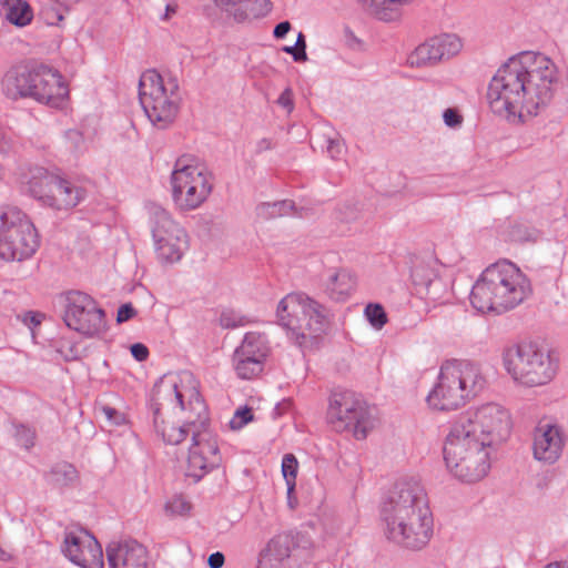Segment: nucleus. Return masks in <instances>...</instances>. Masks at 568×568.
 I'll return each instance as SVG.
<instances>
[{"instance_id":"1","label":"nucleus","mask_w":568,"mask_h":568,"mask_svg":"<svg viewBox=\"0 0 568 568\" xmlns=\"http://www.w3.org/2000/svg\"><path fill=\"white\" fill-rule=\"evenodd\" d=\"M557 84L554 61L542 53L525 51L499 67L489 82L487 100L495 114L524 122L549 105Z\"/></svg>"},{"instance_id":"2","label":"nucleus","mask_w":568,"mask_h":568,"mask_svg":"<svg viewBox=\"0 0 568 568\" xmlns=\"http://www.w3.org/2000/svg\"><path fill=\"white\" fill-rule=\"evenodd\" d=\"M381 519L390 541L412 550L424 548L433 536V515L426 491L413 478L397 481L382 503Z\"/></svg>"},{"instance_id":"3","label":"nucleus","mask_w":568,"mask_h":568,"mask_svg":"<svg viewBox=\"0 0 568 568\" xmlns=\"http://www.w3.org/2000/svg\"><path fill=\"white\" fill-rule=\"evenodd\" d=\"M530 293V282L520 268L501 260L484 270L473 285L469 298L478 312L501 314L517 307Z\"/></svg>"},{"instance_id":"4","label":"nucleus","mask_w":568,"mask_h":568,"mask_svg":"<svg viewBox=\"0 0 568 568\" xmlns=\"http://www.w3.org/2000/svg\"><path fill=\"white\" fill-rule=\"evenodd\" d=\"M154 395L158 398L164 397L185 414L182 425L168 426L161 417V408L159 403H152L153 424L156 433L162 436L163 440L170 445H179L187 435L193 437L194 430L203 432L207 427L209 415L206 405L200 393L194 387H184L178 385L175 381L160 379L154 385Z\"/></svg>"},{"instance_id":"5","label":"nucleus","mask_w":568,"mask_h":568,"mask_svg":"<svg viewBox=\"0 0 568 568\" xmlns=\"http://www.w3.org/2000/svg\"><path fill=\"white\" fill-rule=\"evenodd\" d=\"M1 89L8 99L30 98L53 108L61 106L69 94L61 74L43 64L11 67L2 77Z\"/></svg>"},{"instance_id":"6","label":"nucleus","mask_w":568,"mask_h":568,"mask_svg":"<svg viewBox=\"0 0 568 568\" xmlns=\"http://www.w3.org/2000/svg\"><path fill=\"white\" fill-rule=\"evenodd\" d=\"M486 379L477 363L466 359H449L442 364L438 381L427 396L430 407L438 410L457 409L477 396Z\"/></svg>"},{"instance_id":"7","label":"nucleus","mask_w":568,"mask_h":568,"mask_svg":"<svg viewBox=\"0 0 568 568\" xmlns=\"http://www.w3.org/2000/svg\"><path fill=\"white\" fill-rule=\"evenodd\" d=\"M489 447L469 430L452 425L443 448L446 466L463 483L479 481L490 468Z\"/></svg>"},{"instance_id":"8","label":"nucleus","mask_w":568,"mask_h":568,"mask_svg":"<svg viewBox=\"0 0 568 568\" xmlns=\"http://www.w3.org/2000/svg\"><path fill=\"white\" fill-rule=\"evenodd\" d=\"M276 316L290 338L298 346H304L308 339L325 332L329 312L304 293H290L280 301Z\"/></svg>"},{"instance_id":"9","label":"nucleus","mask_w":568,"mask_h":568,"mask_svg":"<svg viewBox=\"0 0 568 568\" xmlns=\"http://www.w3.org/2000/svg\"><path fill=\"white\" fill-rule=\"evenodd\" d=\"M139 99L150 122L160 130L171 126L182 98L176 78L164 79L155 70L144 71L139 80Z\"/></svg>"},{"instance_id":"10","label":"nucleus","mask_w":568,"mask_h":568,"mask_svg":"<svg viewBox=\"0 0 568 568\" xmlns=\"http://www.w3.org/2000/svg\"><path fill=\"white\" fill-rule=\"evenodd\" d=\"M503 359L514 381L529 387L549 383L557 373V363L550 353L534 343L506 348Z\"/></svg>"},{"instance_id":"11","label":"nucleus","mask_w":568,"mask_h":568,"mask_svg":"<svg viewBox=\"0 0 568 568\" xmlns=\"http://www.w3.org/2000/svg\"><path fill=\"white\" fill-rule=\"evenodd\" d=\"M326 420L333 430L352 432L356 439H365L376 424L373 409L351 390H334L331 394Z\"/></svg>"},{"instance_id":"12","label":"nucleus","mask_w":568,"mask_h":568,"mask_svg":"<svg viewBox=\"0 0 568 568\" xmlns=\"http://www.w3.org/2000/svg\"><path fill=\"white\" fill-rule=\"evenodd\" d=\"M39 247L34 225L16 206L0 209V257L4 261H23Z\"/></svg>"},{"instance_id":"13","label":"nucleus","mask_w":568,"mask_h":568,"mask_svg":"<svg viewBox=\"0 0 568 568\" xmlns=\"http://www.w3.org/2000/svg\"><path fill=\"white\" fill-rule=\"evenodd\" d=\"M213 182V174L203 165L178 159L170 178L174 204L182 211L196 210L211 195Z\"/></svg>"},{"instance_id":"14","label":"nucleus","mask_w":568,"mask_h":568,"mask_svg":"<svg viewBox=\"0 0 568 568\" xmlns=\"http://www.w3.org/2000/svg\"><path fill=\"white\" fill-rule=\"evenodd\" d=\"M453 425L469 430L478 439L488 445L501 443L507 439L511 430L510 415L503 406L487 403L475 409L460 414Z\"/></svg>"},{"instance_id":"15","label":"nucleus","mask_w":568,"mask_h":568,"mask_svg":"<svg viewBox=\"0 0 568 568\" xmlns=\"http://www.w3.org/2000/svg\"><path fill=\"white\" fill-rule=\"evenodd\" d=\"M63 321L65 325L88 337H94L105 332V312L89 294L70 291L62 296Z\"/></svg>"},{"instance_id":"16","label":"nucleus","mask_w":568,"mask_h":568,"mask_svg":"<svg viewBox=\"0 0 568 568\" xmlns=\"http://www.w3.org/2000/svg\"><path fill=\"white\" fill-rule=\"evenodd\" d=\"M152 236L158 257L164 262H178L187 248V236L171 214L156 207L152 213Z\"/></svg>"},{"instance_id":"17","label":"nucleus","mask_w":568,"mask_h":568,"mask_svg":"<svg viewBox=\"0 0 568 568\" xmlns=\"http://www.w3.org/2000/svg\"><path fill=\"white\" fill-rule=\"evenodd\" d=\"M267 339L264 334L248 332L233 354V367L242 379L258 376L264 368L268 355Z\"/></svg>"},{"instance_id":"18","label":"nucleus","mask_w":568,"mask_h":568,"mask_svg":"<svg viewBox=\"0 0 568 568\" xmlns=\"http://www.w3.org/2000/svg\"><path fill=\"white\" fill-rule=\"evenodd\" d=\"M463 49L462 39L455 33H440L415 48L408 63L416 68H433L456 57Z\"/></svg>"},{"instance_id":"19","label":"nucleus","mask_w":568,"mask_h":568,"mask_svg":"<svg viewBox=\"0 0 568 568\" xmlns=\"http://www.w3.org/2000/svg\"><path fill=\"white\" fill-rule=\"evenodd\" d=\"M62 551L70 561L82 568L104 567L102 547L85 529L65 531Z\"/></svg>"},{"instance_id":"20","label":"nucleus","mask_w":568,"mask_h":568,"mask_svg":"<svg viewBox=\"0 0 568 568\" xmlns=\"http://www.w3.org/2000/svg\"><path fill=\"white\" fill-rule=\"evenodd\" d=\"M221 463L217 442L206 428L194 430L192 445L189 448L185 475L196 483Z\"/></svg>"},{"instance_id":"21","label":"nucleus","mask_w":568,"mask_h":568,"mask_svg":"<svg viewBox=\"0 0 568 568\" xmlns=\"http://www.w3.org/2000/svg\"><path fill=\"white\" fill-rule=\"evenodd\" d=\"M566 440L562 426L549 419H541L534 430V458L547 465L555 464L564 453Z\"/></svg>"},{"instance_id":"22","label":"nucleus","mask_w":568,"mask_h":568,"mask_svg":"<svg viewBox=\"0 0 568 568\" xmlns=\"http://www.w3.org/2000/svg\"><path fill=\"white\" fill-rule=\"evenodd\" d=\"M106 558L110 568H148V550L135 540L109 544Z\"/></svg>"},{"instance_id":"23","label":"nucleus","mask_w":568,"mask_h":568,"mask_svg":"<svg viewBox=\"0 0 568 568\" xmlns=\"http://www.w3.org/2000/svg\"><path fill=\"white\" fill-rule=\"evenodd\" d=\"M85 192L72 182L57 176L53 187L49 192L44 204L55 210H69L77 206L84 199Z\"/></svg>"},{"instance_id":"24","label":"nucleus","mask_w":568,"mask_h":568,"mask_svg":"<svg viewBox=\"0 0 568 568\" xmlns=\"http://www.w3.org/2000/svg\"><path fill=\"white\" fill-rule=\"evenodd\" d=\"M214 2L237 21L265 16L271 9L268 0H214Z\"/></svg>"},{"instance_id":"25","label":"nucleus","mask_w":568,"mask_h":568,"mask_svg":"<svg viewBox=\"0 0 568 568\" xmlns=\"http://www.w3.org/2000/svg\"><path fill=\"white\" fill-rule=\"evenodd\" d=\"M291 549L285 537L272 538L261 551L256 568H286Z\"/></svg>"},{"instance_id":"26","label":"nucleus","mask_w":568,"mask_h":568,"mask_svg":"<svg viewBox=\"0 0 568 568\" xmlns=\"http://www.w3.org/2000/svg\"><path fill=\"white\" fill-rule=\"evenodd\" d=\"M355 280L346 270L334 271L325 284L326 293L335 301L346 300L354 290Z\"/></svg>"},{"instance_id":"27","label":"nucleus","mask_w":568,"mask_h":568,"mask_svg":"<svg viewBox=\"0 0 568 568\" xmlns=\"http://www.w3.org/2000/svg\"><path fill=\"white\" fill-rule=\"evenodd\" d=\"M57 175L51 174L47 169L36 166L30 170L28 179V190L32 196L41 200L43 203L48 200L49 192L53 187Z\"/></svg>"},{"instance_id":"28","label":"nucleus","mask_w":568,"mask_h":568,"mask_svg":"<svg viewBox=\"0 0 568 568\" xmlns=\"http://www.w3.org/2000/svg\"><path fill=\"white\" fill-rule=\"evenodd\" d=\"M408 0H368L363 6L376 19L385 22L396 21L402 16V9Z\"/></svg>"},{"instance_id":"29","label":"nucleus","mask_w":568,"mask_h":568,"mask_svg":"<svg viewBox=\"0 0 568 568\" xmlns=\"http://www.w3.org/2000/svg\"><path fill=\"white\" fill-rule=\"evenodd\" d=\"M1 6L3 14L10 23L22 28L32 21V9L24 0H2Z\"/></svg>"},{"instance_id":"30","label":"nucleus","mask_w":568,"mask_h":568,"mask_svg":"<svg viewBox=\"0 0 568 568\" xmlns=\"http://www.w3.org/2000/svg\"><path fill=\"white\" fill-rule=\"evenodd\" d=\"M295 209L293 201L284 200L274 203H261L256 207L257 215L262 219L270 220L288 215Z\"/></svg>"},{"instance_id":"31","label":"nucleus","mask_w":568,"mask_h":568,"mask_svg":"<svg viewBox=\"0 0 568 568\" xmlns=\"http://www.w3.org/2000/svg\"><path fill=\"white\" fill-rule=\"evenodd\" d=\"M51 480L58 486H69L78 479L77 468L67 462L55 464L50 471Z\"/></svg>"},{"instance_id":"32","label":"nucleus","mask_w":568,"mask_h":568,"mask_svg":"<svg viewBox=\"0 0 568 568\" xmlns=\"http://www.w3.org/2000/svg\"><path fill=\"white\" fill-rule=\"evenodd\" d=\"M298 463L293 454H286L282 460V473L287 485V491L291 493L295 487Z\"/></svg>"},{"instance_id":"33","label":"nucleus","mask_w":568,"mask_h":568,"mask_svg":"<svg viewBox=\"0 0 568 568\" xmlns=\"http://www.w3.org/2000/svg\"><path fill=\"white\" fill-rule=\"evenodd\" d=\"M164 509L170 516H189L192 504L183 495H175L166 501Z\"/></svg>"},{"instance_id":"34","label":"nucleus","mask_w":568,"mask_h":568,"mask_svg":"<svg viewBox=\"0 0 568 568\" xmlns=\"http://www.w3.org/2000/svg\"><path fill=\"white\" fill-rule=\"evenodd\" d=\"M14 433L13 436L17 443L24 447L26 449H30L34 446L36 440V429L24 425V424H13Z\"/></svg>"},{"instance_id":"35","label":"nucleus","mask_w":568,"mask_h":568,"mask_svg":"<svg viewBox=\"0 0 568 568\" xmlns=\"http://www.w3.org/2000/svg\"><path fill=\"white\" fill-rule=\"evenodd\" d=\"M365 315L368 322L377 329L387 323L386 313L379 304H368L365 308Z\"/></svg>"},{"instance_id":"36","label":"nucleus","mask_w":568,"mask_h":568,"mask_svg":"<svg viewBox=\"0 0 568 568\" xmlns=\"http://www.w3.org/2000/svg\"><path fill=\"white\" fill-rule=\"evenodd\" d=\"M253 412L252 408L244 406L240 407L235 410L232 419L230 420V427L232 429H241L243 428L247 423L253 420Z\"/></svg>"},{"instance_id":"37","label":"nucleus","mask_w":568,"mask_h":568,"mask_svg":"<svg viewBox=\"0 0 568 568\" xmlns=\"http://www.w3.org/2000/svg\"><path fill=\"white\" fill-rule=\"evenodd\" d=\"M43 14L47 23L51 26H59L64 19V11L53 6L45 8Z\"/></svg>"},{"instance_id":"38","label":"nucleus","mask_w":568,"mask_h":568,"mask_svg":"<svg viewBox=\"0 0 568 568\" xmlns=\"http://www.w3.org/2000/svg\"><path fill=\"white\" fill-rule=\"evenodd\" d=\"M101 413L112 425H121L124 422L123 415L113 407L103 406Z\"/></svg>"},{"instance_id":"39","label":"nucleus","mask_w":568,"mask_h":568,"mask_svg":"<svg viewBox=\"0 0 568 568\" xmlns=\"http://www.w3.org/2000/svg\"><path fill=\"white\" fill-rule=\"evenodd\" d=\"M443 118L445 124L450 128H456L463 122V116L455 109H446Z\"/></svg>"},{"instance_id":"40","label":"nucleus","mask_w":568,"mask_h":568,"mask_svg":"<svg viewBox=\"0 0 568 568\" xmlns=\"http://www.w3.org/2000/svg\"><path fill=\"white\" fill-rule=\"evenodd\" d=\"M135 315H136V311L132 306L131 303L123 304L118 310L116 322L118 323L126 322V321L133 318Z\"/></svg>"},{"instance_id":"41","label":"nucleus","mask_w":568,"mask_h":568,"mask_svg":"<svg viewBox=\"0 0 568 568\" xmlns=\"http://www.w3.org/2000/svg\"><path fill=\"white\" fill-rule=\"evenodd\" d=\"M344 150V144L338 139H327L326 152L332 159H337Z\"/></svg>"},{"instance_id":"42","label":"nucleus","mask_w":568,"mask_h":568,"mask_svg":"<svg viewBox=\"0 0 568 568\" xmlns=\"http://www.w3.org/2000/svg\"><path fill=\"white\" fill-rule=\"evenodd\" d=\"M295 45L297 47V54H294V61H296V62L306 61L307 60L306 40H305V36L302 32H300L297 34Z\"/></svg>"},{"instance_id":"43","label":"nucleus","mask_w":568,"mask_h":568,"mask_svg":"<svg viewBox=\"0 0 568 568\" xmlns=\"http://www.w3.org/2000/svg\"><path fill=\"white\" fill-rule=\"evenodd\" d=\"M131 354L136 361L143 362L149 357V349L142 343H135L131 346Z\"/></svg>"},{"instance_id":"44","label":"nucleus","mask_w":568,"mask_h":568,"mask_svg":"<svg viewBox=\"0 0 568 568\" xmlns=\"http://www.w3.org/2000/svg\"><path fill=\"white\" fill-rule=\"evenodd\" d=\"M292 91L291 89H285L281 95L278 97L277 99V103L278 105L287 109L288 111H291L293 109V99H292Z\"/></svg>"},{"instance_id":"45","label":"nucleus","mask_w":568,"mask_h":568,"mask_svg":"<svg viewBox=\"0 0 568 568\" xmlns=\"http://www.w3.org/2000/svg\"><path fill=\"white\" fill-rule=\"evenodd\" d=\"M291 23L288 21H282L275 26L273 36L276 39H283L291 30Z\"/></svg>"},{"instance_id":"46","label":"nucleus","mask_w":568,"mask_h":568,"mask_svg":"<svg viewBox=\"0 0 568 568\" xmlns=\"http://www.w3.org/2000/svg\"><path fill=\"white\" fill-rule=\"evenodd\" d=\"M224 560V555L220 551H216L209 556L207 565L210 568H222Z\"/></svg>"},{"instance_id":"47","label":"nucleus","mask_w":568,"mask_h":568,"mask_svg":"<svg viewBox=\"0 0 568 568\" xmlns=\"http://www.w3.org/2000/svg\"><path fill=\"white\" fill-rule=\"evenodd\" d=\"M274 146L271 139L263 138L256 142V153H262L272 150Z\"/></svg>"},{"instance_id":"48","label":"nucleus","mask_w":568,"mask_h":568,"mask_svg":"<svg viewBox=\"0 0 568 568\" xmlns=\"http://www.w3.org/2000/svg\"><path fill=\"white\" fill-rule=\"evenodd\" d=\"M221 324H222V326L230 328V327H236L241 323H236V322L232 321V318L227 314L223 313L221 316Z\"/></svg>"},{"instance_id":"49","label":"nucleus","mask_w":568,"mask_h":568,"mask_svg":"<svg viewBox=\"0 0 568 568\" xmlns=\"http://www.w3.org/2000/svg\"><path fill=\"white\" fill-rule=\"evenodd\" d=\"M175 12H176V6L175 4H171V3L166 4L165 13L163 16V19L168 20L171 17V14H173Z\"/></svg>"},{"instance_id":"50","label":"nucleus","mask_w":568,"mask_h":568,"mask_svg":"<svg viewBox=\"0 0 568 568\" xmlns=\"http://www.w3.org/2000/svg\"><path fill=\"white\" fill-rule=\"evenodd\" d=\"M30 315V320H31V323L37 326V325H40L41 323V318H40V314H36V313H29Z\"/></svg>"},{"instance_id":"51","label":"nucleus","mask_w":568,"mask_h":568,"mask_svg":"<svg viewBox=\"0 0 568 568\" xmlns=\"http://www.w3.org/2000/svg\"><path fill=\"white\" fill-rule=\"evenodd\" d=\"M545 568H568L567 562H551L548 564Z\"/></svg>"},{"instance_id":"52","label":"nucleus","mask_w":568,"mask_h":568,"mask_svg":"<svg viewBox=\"0 0 568 568\" xmlns=\"http://www.w3.org/2000/svg\"><path fill=\"white\" fill-rule=\"evenodd\" d=\"M286 53H290L292 54V57L294 58V54H297V47L294 44V45H291V47H284L283 49Z\"/></svg>"},{"instance_id":"53","label":"nucleus","mask_w":568,"mask_h":568,"mask_svg":"<svg viewBox=\"0 0 568 568\" xmlns=\"http://www.w3.org/2000/svg\"><path fill=\"white\" fill-rule=\"evenodd\" d=\"M361 3H367L368 0H358Z\"/></svg>"}]
</instances>
